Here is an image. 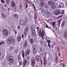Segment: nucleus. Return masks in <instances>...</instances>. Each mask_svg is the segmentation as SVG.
Masks as SVG:
<instances>
[{
    "label": "nucleus",
    "instance_id": "nucleus-46",
    "mask_svg": "<svg viewBox=\"0 0 67 67\" xmlns=\"http://www.w3.org/2000/svg\"><path fill=\"white\" fill-rule=\"evenodd\" d=\"M46 61H44V65H46Z\"/></svg>",
    "mask_w": 67,
    "mask_h": 67
},
{
    "label": "nucleus",
    "instance_id": "nucleus-36",
    "mask_svg": "<svg viewBox=\"0 0 67 67\" xmlns=\"http://www.w3.org/2000/svg\"><path fill=\"white\" fill-rule=\"evenodd\" d=\"M1 1L2 3H4V0H1Z\"/></svg>",
    "mask_w": 67,
    "mask_h": 67
},
{
    "label": "nucleus",
    "instance_id": "nucleus-12",
    "mask_svg": "<svg viewBox=\"0 0 67 67\" xmlns=\"http://www.w3.org/2000/svg\"><path fill=\"white\" fill-rule=\"evenodd\" d=\"M21 40V37L20 36H18L17 37V41L20 42Z\"/></svg>",
    "mask_w": 67,
    "mask_h": 67
},
{
    "label": "nucleus",
    "instance_id": "nucleus-31",
    "mask_svg": "<svg viewBox=\"0 0 67 67\" xmlns=\"http://www.w3.org/2000/svg\"><path fill=\"white\" fill-rule=\"evenodd\" d=\"M61 67H64L65 65L63 64V63H62L61 64Z\"/></svg>",
    "mask_w": 67,
    "mask_h": 67
},
{
    "label": "nucleus",
    "instance_id": "nucleus-51",
    "mask_svg": "<svg viewBox=\"0 0 67 67\" xmlns=\"http://www.w3.org/2000/svg\"><path fill=\"white\" fill-rule=\"evenodd\" d=\"M62 26H63L64 25V24L63 23H62Z\"/></svg>",
    "mask_w": 67,
    "mask_h": 67
},
{
    "label": "nucleus",
    "instance_id": "nucleus-62",
    "mask_svg": "<svg viewBox=\"0 0 67 67\" xmlns=\"http://www.w3.org/2000/svg\"><path fill=\"white\" fill-rule=\"evenodd\" d=\"M59 56H60V53H59Z\"/></svg>",
    "mask_w": 67,
    "mask_h": 67
},
{
    "label": "nucleus",
    "instance_id": "nucleus-22",
    "mask_svg": "<svg viewBox=\"0 0 67 67\" xmlns=\"http://www.w3.org/2000/svg\"><path fill=\"white\" fill-rule=\"evenodd\" d=\"M64 36L65 38H67V33H65L64 34Z\"/></svg>",
    "mask_w": 67,
    "mask_h": 67
},
{
    "label": "nucleus",
    "instance_id": "nucleus-3",
    "mask_svg": "<svg viewBox=\"0 0 67 67\" xmlns=\"http://www.w3.org/2000/svg\"><path fill=\"white\" fill-rule=\"evenodd\" d=\"M13 61H14V60L12 59V57L10 56L9 57V58H8V61L9 63H13Z\"/></svg>",
    "mask_w": 67,
    "mask_h": 67
},
{
    "label": "nucleus",
    "instance_id": "nucleus-34",
    "mask_svg": "<svg viewBox=\"0 0 67 67\" xmlns=\"http://www.w3.org/2000/svg\"><path fill=\"white\" fill-rule=\"evenodd\" d=\"M36 47V45L35 44H34L32 46V48H34L35 47Z\"/></svg>",
    "mask_w": 67,
    "mask_h": 67
},
{
    "label": "nucleus",
    "instance_id": "nucleus-19",
    "mask_svg": "<svg viewBox=\"0 0 67 67\" xmlns=\"http://www.w3.org/2000/svg\"><path fill=\"white\" fill-rule=\"evenodd\" d=\"M41 32H42V31H41V30H39V32H38V35H40V36H41Z\"/></svg>",
    "mask_w": 67,
    "mask_h": 67
},
{
    "label": "nucleus",
    "instance_id": "nucleus-57",
    "mask_svg": "<svg viewBox=\"0 0 67 67\" xmlns=\"http://www.w3.org/2000/svg\"><path fill=\"white\" fill-rule=\"evenodd\" d=\"M65 21H64L63 22V23L65 24Z\"/></svg>",
    "mask_w": 67,
    "mask_h": 67
},
{
    "label": "nucleus",
    "instance_id": "nucleus-6",
    "mask_svg": "<svg viewBox=\"0 0 67 67\" xmlns=\"http://www.w3.org/2000/svg\"><path fill=\"white\" fill-rule=\"evenodd\" d=\"M40 4L41 7H43L45 6V2L44 1L40 3Z\"/></svg>",
    "mask_w": 67,
    "mask_h": 67
},
{
    "label": "nucleus",
    "instance_id": "nucleus-54",
    "mask_svg": "<svg viewBox=\"0 0 67 67\" xmlns=\"http://www.w3.org/2000/svg\"><path fill=\"white\" fill-rule=\"evenodd\" d=\"M60 47H61V48H62V49H63V47L62 46H60Z\"/></svg>",
    "mask_w": 67,
    "mask_h": 67
},
{
    "label": "nucleus",
    "instance_id": "nucleus-14",
    "mask_svg": "<svg viewBox=\"0 0 67 67\" xmlns=\"http://www.w3.org/2000/svg\"><path fill=\"white\" fill-rule=\"evenodd\" d=\"M30 42L31 43V44H33V43L34 42V40L33 38H31L30 40Z\"/></svg>",
    "mask_w": 67,
    "mask_h": 67
},
{
    "label": "nucleus",
    "instance_id": "nucleus-47",
    "mask_svg": "<svg viewBox=\"0 0 67 67\" xmlns=\"http://www.w3.org/2000/svg\"><path fill=\"white\" fill-rule=\"evenodd\" d=\"M52 31H53V32H54V33H55V30H52Z\"/></svg>",
    "mask_w": 67,
    "mask_h": 67
},
{
    "label": "nucleus",
    "instance_id": "nucleus-15",
    "mask_svg": "<svg viewBox=\"0 0 67 67\" xmlns=\"http://www.w3.org/2000/svg\"><path fill=\"white\" fill-rule=\"evenodd\" d=\"M27 60H25L24 61V62L23 63V64L24 66H25V64L27 63Z\"/></svg>",
    "mask_w": 67,
    "mask_h": 67
},
{
    "label": "nucleus",
    "instance_id": "nucleus-40",
    "mask_svg": "<svg viewBox=\"0 0 67 67\" xmlns=\"http://www.w3.org/2000/svg\"><path fill=\"white\" fill-rule=\"evenodd\" d=\"M61 7H64V6H62V7H61L60 6V5H59V6H58V8H61Z\"/></svg>",
    "mask_w": 67,
    "mask_h": 67
},
{
    "label": "nucleus",
    "instance_id": "nucleus-48",
    "mask_svg": "<svg viewBox=\"0 0 67 67\" xmlns=\"http://www.w3.org/2000/svg\"><path fill=\"white\" fill-rule=\"evenodd\" d=\"M37 29L38 30H39L40 29V28H39V27H37Z\"/></svg>",
    "mask_w": 67,
    "mask_h": 67
},
{
    "label": "nucleus",
    "instance_id": "nucleus-4",
    "mask_svg": "<svg viewBox=\"0 0 67 67\" xmlns=\"http://www.w3.org/2000/svg\"><path fill=\"white\" fill-rule=\"evenodd\" d=\"M12 37H10L9 38H8L7 41V43L8 44H10L11 42H12Z\"/></svg>",
    "mask_w": 67,
    "mask_h": 67
},
{
    "label": "nucleus",
    "instance_id": "nucleus-29",
    "mask_svg": "<svg viewBox=\"0 0 67 67\" xmlns=\"http://www.w3.org/2000/svg\"><path fill=\"white\" fill-rule=\"evenodd\" d=\"M5 43L3 42V41H2L0 42V46H1L2 44H5Z\"/></svg>",
    "mask_w": 67,
    "mask_h": 67
},
{
    "label": "nucleus",
    "instance_id": "nucleus-17",
    "mask_svg": "<svg viewBox=\"0 0 67 67\" xmlns=\"http://www.w3.org/2000/svg\"><path fill=\"white\" fill-rule=\"evenodd\" d=\"M28 30H29V27L27 26L25 28V32H28Z\"/></svg>",
    "mask_w": 67,
    "mask_h": 67
},
{
    "label": "nucleus",
    "instance_id": "nucleus-55",
    "mask_svg": "<svg viewBox=\"0 0 67 67\" xmlns=\"http://www.w3.org/2000/svg\"><path fill=\"white\" fill-rule=\"evenodd\" d=\"M28 38H29V39H30V36H29L28 37Z\"/></svg>",
    "mask_w": 67,
    "mask_h": 67
},
{
    "label": "nucleus",
    "instance_id": "nucleus-9",
    "mask_svg": "<svg viewBox=\"0 0 67 67\" xmlns=\"http://www.w3.org/2000/svg\"><path fill=\"white\" fill-rule=\"evenodd\" d=\"M30 52H31V51H30V50L28 49L26 52V53H25V55L26 56H27V55H29V54H30Z\"/></svg>",
    "mask_w": 67,
    "mask_h": 67
},
{
    "label": "nucleus",
    "instance_id": "nucleus-8",
    "mask_svg": "<svg viewBox=\"0 0 67 67\" xmlns=\"http://www.w3.org/2000/svg\"><path fill=\"white\" fill-rule=\"evenodd\" d=\"M60 13V11L58 10L55 11V15H58Z\"/></svg>",
    "mask_w": 67,
    "mask_h": 67
},
{
    "label": "nucleus",
    "instance_id": "nucleus-38",
    "mask_svg": "<svg viewBox=\"0 0 67 67\" xmlns=\"http://www.w3.org/2000/svg\"><path fill=\"white\" fill-rule=\"evenodd\" d=\"M13 32H15V34H16L17 33H16V30H13Z\"/></svg>",
    "mask_w": 67,
    "mask_h": 67
},
{
    "label": "nucleus",
    "instance_id": "nucleus-42",
    "mask_svg": "<svg viewBox=\"0 0 67 67\" xmlns=\"http://www.w3.org/2000/svg\"><path fill=\"white\" fill-rule=\"evenodd\" d=\"M47 42H48V43H51V41L49 40H47Z\"/></svg>",
    "mask_w": 67,
    "mask_h": 67
},
{
    "label": "nucleus",
    "instance_id": "nucleus-50",
    "mask_svg": "<svg viewBox=\"0 0 67 67\" xmlns=\"http://www.w3.org/2000/svg\"><path fill=\"white\" fill-rule=\"evenodd\" d=\"M27 58L28 60H29V59H30L29 57H27Z\"/></svg>",
    "mask_w": 67,
    "mask_h": 67
},
{
    "label": "nucleus",
    "instance_id": "nucleus-25",
    "mask_svg": "<svg viewBox=\"0 0 67 67\" xmlns=\"http://www.w3.org/2000/svg\"><path fill=\"white\" fill-rule=\"evenodd\" d=\"M22 54L23 57H24V52L23 51H22Z\"/></svg>",
    "mask_w": 67,
    "mask_h": 67
},
{
    "label": "nucleus",
    "instance_id": "nucleus-13",
    "mask_svg": "<svg viewBox=\"0 0 67 67\" xmlns=\"http://www.w3.org/2000/svg\"><path fill=\"white\" fill-rule=\"evenodd\" d=\"M1 15L3 17V19H6V18H7V17L5 16V15L4 14L2 13L1 14Z\"/></svg>",
    "mask_w": 67,
    "mask_h": 67
},
{
    "label": "nucleus",
    "instance_id": "nucleus-49",
    "mask_svg": "<svg viewBox=\"0 0 67 67\" xmlns=\"http://www.w3.org/2000/svg\"><path fill=\"white\" fill-rule=\"evenodd\" d=\"M61 22V20H59V23H60Z\"/></svg>",
    "mask_w": 67,
    "mask_h": 67
},
{
    "label": "nucleus",
    "instance_id": "nucleus-59",
    "mask_svg": "<svg viewBox=\"0 0 67 67\" xmlns=\"http://www.w3.org/2000/svg\"><path fill=\"white\" fill-rule=\"evenodd\" d=\"M57 48L58 50H58H59V47H57Z\"/></svg>",
    "mask_w": 67,
    "mask_h": 67
},
{
    "label": "nucleus",
    "instance_id": "nucleus-58",
    "mask_svg": "<svg viewBox=\"0 0 67 67\" xmlns=\"http://www.w3.org/2000/svg\"><path fill=\"white\" fill-rule=\"evenodd\" d=\"M13 48V47H11V48L10 49H11V50H12V49Z\"/></svg>",
    "mask_w": 67,
    "mask_h": 67
},
{
    "label": "nucleus",
    "instance_id": "nucleus-7",
    "mask_svg": "<svg viewBox=\"0 0 67 67\" xmlns=\"http://www.w3.org/2000/svg\"><path fill=\"white\" fill-rule=\"evenodd\" d=\"M45 33V32H44V30H43L42 31V33L41 35H40V36L42 38H44V35Z\"/></svg>",
    "mask_w": 67,
    "mask_h": 67
},
{
    "label": "nucleus",
    "instance_id": "nucleus-18",
    "mask_svg": "<svg viewBox=\"0 0 67 67\" xmlns=\"http://www.w3.org/2000/svg\"><path fill=\"white\" fill-rule=\"evenodd\" d=\"M13 16L15 19H17L18 18V15L17 14H15Z\"/></svg>",
    "mask_w": 67,
    "mask_h": 67
},
{
    "label": "nucleus",
    "instance_id": "nucleus-41",
    "mask_svg": "<svg viewBox=\"0 0 67 67\" xmlns=\"http://www.w3.org/2000/svg\"><path fill=\"white\" fill-rule=\"evenodd\" d=\"M18 53V51L15 50V54H16V53Z\"/></svg>",
    "mask_w": 67,
    "mask_h": 67
},
{
    "label": "nucleus",
    "instance_id": "nucleus-45",
    "mask_svg": "<svg viewBox=\"0 0 67 67\" xmlns=\"http://www.w3.org/2000/svg\"><path fill=\"white\" fill-rule=\"evenodd\" d=\"M27 3H26L25 4H26V8H27Z\"/></svg>",
    "mask_w": 67,
    "mask_h": 67
},
{
    "label": "nucleus",
    "instance_id": "nucleus-43",
    "mask_svg": "<svg viewBox=\"0 0 67 67\" xmlns=\"http://www.w3.org/2000/svg\"><path fill=\"white\" fill-rule=\"evenodd\" d=\"M51 4H52V5H55V3L54 2H52Z\"/></svg>",
    "mask_w": 67,
    "mask_h": 67
},
{
    "label": "nucleus",
    "instance_id": "nucleus-16",
    "mask_svg": "<svg viewBox=\"0 0 67 67\" xmlns=\"http://www.w3.org/2000/svg\"><path fill=\"white\" fill-rule=\"evenodd\" d=\"M23 22H24V20L23 19H21L20 21V24L21 25H22V24L23 23Z\"/></svg>",
    "mask_w": 67,
    "mask_h": 67
},
{
    "label": "nucleus",
    "instance_id": "nucleus-28",
    "mask_svg": "<svg viewBox=\"0 0 67 67\" xmlns=\"http://www.w3.org/2000/svg\"><path fill=\"white\" fill-rule=\"evenodd\" d=\"M27 23H26V22H25L23 23L22 24V25H23V26H25V25Z\"/></svg>",
    "mask_w": 67,
    "mask_h": 67
},
{
    "label": "nucleus",
    "instance_id": "nucleus-27",
    "mask_svg": "<svg viewBox=\"0 0 67 67\" xmlns=\"http://www.w3.org/2000/svg\"><path fill=\"white\" fill-rule=\"evenodd\" d=\"M55 62H56V63H58V58H57V57H56L55 58Z\"/></svg>",
    "mask_w": 67,
    "mask_h": 67
},
{
    "label": "nucleus",
    "instance_id": "nucleus-2",
    "mask_svg": "<svg viewBox=\"0 0 67 67\" xmlns=\"http://www.w3.org/2000/svg\"><path fill=\"white\" fill-rule=\"evenodd\" d=\"M2 33L5 36H8L9 32L8 31V30H7V29H3Z\"/></svg>",
    "mask_w": 67,
    "mask_h": 67
},
{
    "label": "nucleus",
    "instance_id": "nucleus-20",
    "mask_svg": "<svg viewBox=\"0 0 67 67\" xmlns=\"http://www.w3.org/2000/svg\"><path fill=\"white\" fill-rule=\"evenodd\" d=\"M24 45L26 47L27 46V41H25V43L24 44Z\"/></svg>",
    "mask_w": 67,
    "mask_h": 67
},
{
    "label": "nucleus",
    "instance_id": "nucleus-39",
    "mask_svg": "<svg viewBox=\"0 0 67 67\" xmlns=\"http://www.w3.org/2000/svg\"><path fill=\"white\" fill-rule=\"evenodd\" d=\"M15 40V39L14 38H12V42H14V41Z\"/></svg>",
    "mask_w": 67,
    "mask_h": 67
},
{
    "label": "nucleus",
    "instance_id": "nucleus-44",
    "mask_svg": "<svg viewBox=\"0 0 67 67\" xmlns=\"http://www.w3.org/2000/svg\"><path fill=\"white\" fill-rule=\"evenodd\" d=\"M48 45L49 47H51V45H50V44L48 43Z\"/></svg>",
    "mask_w": 67,
    "mask_h": 67
},
{
    "label": "nucleus",
    "instance_id": "nucleus-21",
    "mask_svg": "<svg viewBox=\"0 0 67 67\" xmlns=\"http://www.w3.org/2000/svg\"><path fill=\"white\" fill-rule=\"evenodd\" d=\"M25 22H26V23H27V20H28V18L27 17H25Z\"/></svg>",
    "mask_w": 67,
    "mask_h": 67
},
{
    "label": "nucleus",
    "instance_id": "nucleus-61",
    "mask_svg": "<svg viewBox=\"0 0 67 67\" xmlns=\"http://www.w3.org/2000/svg\"><path fill=\"white\" fill-rule=\"evenodd\" d=\"M44 62H46V59L44 58Z\"/></svg>",
    "mask_w": 67,
    "mask_h": 67
},
{
    "label": "nucleus",
    "instance_id": "nucleus-24",
    "mask_svg": "<svg viewBox=\"0 0 67 67\" xmlns=\"http://www.w3.org/2000/svg\"><path fill=\"white\" fill-rule=\"evenodd\" d=\"M35 53H36V49L35 48H34L33 50V53L35 54Z\"/></svg>",
    "mask_w": 67,
    "mask_h": 67
},
{
    "label": "nucleus",
    "instance_id": "nucleus-23",
    "mask_svg": "<svg viewBox=\"0 0 67 67\" xmlns=\"http://www.w3.org/2000/svg\"><path fill=\"white\" fill-rule=\"evenodd\" d=\"M35 21L36 22V19H37V16L35 15Z\"/></svg>",
    "mask_w": 67,
    "mask_h": 67
},
{
    "label": "nucleus",
    "instance_id": "nucleus-10",
    "mask_svg": "<svg viewBox=\"0 0 67 67\" xmlns=\"http://www.w3.org/2000/svg\"><path fill=\"white\" fill-rule=\"evenodd\" d=\"M35 59H34L32 60L31 61V64L32 66H34V65H35Z\"/></svg>",
    "mask_w": 67,
    "mask_h": 67
},
{
    "label": "nucleus",
    "instance_id": "nucleus-1",
    "mask_svg": "<svg viewBox=\"0 0 67 67\" xmlns=\"http://www.w3.org/2000/svg\"><path fill=\"white\" fill-rule=\"evenodd\" d=\"M30 27L31 29V30L32 32V37H35L36 35V33L35 31V30L34 27V26L33 25H31Z\"/></svg>",
    "mask_w": 67,
    "mask_h": 67
},
{
    "label": "nucleus",
    "instance_id": "nucleus-35",
    "mask_svg": "<svg viewBox=\"0 0 67 67\" xmlns=\"http://www.w3.org/2000/svg\"><path fill=\"white\" fill-rule=\"evenodd\" d=\"M6 2L7 3H10V0H6Z\"/></svg>",
    "mask_w": 67,
    "mask_h": 67
},
{
    "label": "nucleus",
    "instance_id": "nucleus-64",
    "mask_svg": "<svg viewBox=\"0 0 67 67\" xmlns=\"http://www.w3.org/2000/svg\"><path fill=\"white\" fill-rule=\"evenodd\" d=\"M41 64H42V60H41Z\"/></svg>",
    "mask_w": 67,
    "mask_h": 67
},
{
    "label": "nucleus",
    "instance_id": "nucleus-37",
    "mask_svg": "<svg viewBox=\"0 0 67 67\" xmlns=\"http://www.w3.org/2000/svg\"><path fill=\"white\" fill-rule=\"evenodd\" d=\"M55 7H56V6H55L54 5H53L52 7V8L53 9H54L55 8Z\"/></svg>",
    "mask_w": 67,
    "mask_h": 67
},
{
    "label": "nucleus",
    "instance_id": "nucleus-63",
    "mask_svg": "<svg viewBox=\"0 0 67 67\" xmlns=\"http://www.w3.org/2000/svg\"><path fill=\"white\" fill-rule=\"evenodd\" d=\"M5 7H6L7 5H6V4H5Z\"/></svg>",
    "mask_w": 67,
    "mask_h": 67
},
{
    "label": "nucleus",
    "instance_id": "nucleus-26",
    "mask_svg": "<svg viewBox=\"0 0 67 67\" xmlns=\"http://www.w3.org/2000/svg\"><path fill=\"white\" fill-rule=\"evenodd\" d=\"M52 24H53V26H55V25H56V21H54V22H53L52 23Z\"/></svg>",
    "mask_w": 67,
    "mask_h": 67
},
{
    "label": "nucleus",
    "instance_id": "nucleus-52",
    "mask_svg": "<svg viewBox=\"0 0 67 67\" xmlns=\"http://www.w3.org/2000/svg\"><path fill=\"white\" fill-rule=\"evenodd\" d=\"M22 38H23V37H24V35H22Z\"/></svg>",
    "mask_w": 67,
    "mask_h": 67
},
{
    "label": "nucleus",
    "instance_id": "nucleus-53",
    "mask_svg": "<svg viewBox=\"0 0 67 67\" xmlns=\"http://www.w3.org/2000/svg\"><path fill=\"white\" fill-rule=\"evenodd\" d=\"M18 29H20V26H18Z\"/></svg>",
    "mask_w": 67,
    "mask_h": 67
},
{
    "label": "nucleus",
    "instance_id": "nucleus-11",
    "mask_svg": "<svg viewBox=\"0 0 67 67\" xmlns=\"http://www.w3.org/2000/svg\"><path fill=\"white\" fill-rule=\"evenodd\" d=\"M11 5L12 7H14L15 5V3H14V1H12Z\"/></svg>",
    "mask_w": 67,
    "mask_h": 67
},
{
    "label": "nucleus",
    "instance_id": "nucleus-60",
    "mask_svg": "<svg viewBox=\"0 0 67 67\" xmlns=\"http://www.w3.org/2000/svg\"><path fill=\"white\" fill-rule=\"evenodd\" d=\"M62 15H61L58 18V19H59V18H60V17H61V16H62Z\"/></svg>",
    "mask_w": 67,
    "mask_h": 67
},
{
    "label": "nucleus",
    "instance_id": "nucleus-33",
    "mask_svg": "<svg viewBox=\"0 0 67 67\" xmlns=\"http://www.w3.org/2000/svg\"><path fill=\"white\" fill-rule=\"evenodd\" d=\"M48 3L49 4L51 5L52 3V2L51 1H49L48 2Z\"/></svg>",
    "mask_w": 67,
    "mask_h": 67
},
{
    "label": "nucleus",
    "instance_id": "nucleus-5",
    "mask_svg": "<svg viewBox=\"0 0 67 67\" xmlns=\"http://www.w3.org/2000/svg\"><path fill=\"white\" fill-rule=\"evenodd\" d=\"M41 57L39 56H36V60L38 62H39L41 60Z\"/></svg>",
    "mask_w": 67,
    "mask_h": 67
},
{
    "label": "nucleus",
    "instance_id": "nucleus-32",
    "mask_svg": "<svg viewBox=\"0 0 67 67\" xmlns=\"http://www.w3.org/2000/svg\"><path fill=\"white\" fill-rule=\"evenodd\" d=\"M47 15L48 16H50V15H51V13H49V12H48L47 13Z\"/></svg>",
    "mask_w": 67,
    "mask_h": 67
},
{
    "label": "nucleus",
    "instance_id": "nucleus-56",
    "mask_svg": "<svg viewBox=\"0 0 67 67\" xmlns=\"http://www.w3.org/2000/svg\"><path fill=\"white\" fill-rule=\"evenodd\" d=\"M63 12H62V13H64V10H62Z\"/></svg>",
    "mask_w": 67,
    "mask_h": 67
},
{
    "label": "nucleus",
    "instance_id": "nucleus-30",
    "mask_svg": "<svg viewBox=\"0 0 67 67\" xmlns=\"http://www.w3.org/2000/svg\"><path fill=\"white\" fill-rule=\"evenodd\" d=\"M27 32H25H25L24 33V35H25V36H26L27 35Z\"/></svg>",
    "mask_w": 67,
    "mask_h": 67
}]
</instances>
